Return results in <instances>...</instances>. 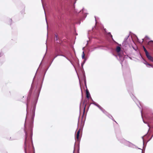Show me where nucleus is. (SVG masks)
Masks as SVG:
<instances>
[{
	"instance_id": "1",
	"label": "nucleus",
	"mask_w": 153,
	"mask_h": 153,
	"mask_svg": "<svg viewBox=\"0 0 153 153\" xmlns=\"http://www.w3.org/2000/svg\"><path fill=\"white\" fill-rule=\"evenodd\" d=\"M33 135L32 131H30V136H28V134L26 132H25V150L26 152L28 148H29L30 145V141L31 140V143H32V136Z\"/></svg>"
},
{
	"instance_id": "2",
	"label": "nucleus",
	"mask_w": 153,
	"mask_h": 153,
	"mask_svg": "<svg viewBox=\"0 0 153 153\" xmlns=\"http://www.w3.org/2000/svg\"><path fill=\"white\" fill-rule=\"evenodd\" d=\"M81 130V129H79L78 131L76 134V138L78 140H79V135L80 131Z\"/></svg>"
},
{
	"instance_id": "3",
	"label": "nucleus",
	"mask_w": 153,
	"mask_h": 153,
	"mask_svg": "<svg viewBox=\"0 0 153 153\" xmlns=\"http://www.w3.org/2000/svg\"><path fill=\"white\" fill-rule=\"evenodd\" d=\"M147 58L150 61L153 62V57L150 55L149 54L146 55Z\"/></svg>"
},
{
	"instance_id": "4",
	"label": "nucleus",
	"mask_w": 153,
	"mask_h": 153,
	"mask_svg": "<svg viewBox=\"0 0 153 153\" xmlns=\"http://www.w3.org/2000/svg\"><path fill=\"white\" fill-rule=\"evenodd\" d=\"M98 106L103 113L105 114L107 113L106 111L102 108L101 107L100 105H98Z\"/></svg>"
},
{
	"instance_id": "5",
	"label": "nucleus",
	"mask_w": 153,
	"mask_h": 153,
	"mask_svg": "<svg viewBox=\"0 0 153 153\" xmlns=\"http://www.w3.org/2000/svg\"><path fill=\"white\" fill-rule=\"evenodd\" d=\"M86 97L88 98H89V97H90V94L89 92L88 91V90H86Z\"/></svg>"
},
{
	"instance_id": "6",
	"label": "nucleus",
	"mask_w": 153,
	"mask_h": 153,
	"mask_svg": "<svg viewBox=\"0 0 153 153\" xmlns=\"http://www.w3.org/2000/svg\"><path fill=\"white\" fill-rule=\"evenodd\" d=\"M143 48L144 49V51H145L146 55H147L149 53L147 51V50H146V48H145L144 46H143Z\"/></svg>"
},
{
	"instance_id": "7",
	"label": "nucleus",
	"mask_w": 153,
	"mask_h": 153,
	"mask_svg": "<svg viewBox=\"0 0 153 153\" xmlns=\"http://www.w3.org/2000/svg\"><path fill=\"white\" fill-rule=\"evenodd\" d=\"M121 50V48L120 47L118 46L117 47L116 51L117 52H119Z\"/></svg>"
},
{
	"instance_id": "8",
	"label": "nucleus",
	"mask_w": 153,
	"mask_h": 153,
	"mask_svg": "<svg viewBox=\"0 0 153 153\" xmlns=\"http://www.w3.org/2000/svg\"><path fill=\"white\" fill-rule=\"evenodd\" d=\"M82 58L84 59L85 58V54L83 51L82 52Z\"/></svg>"
},
{
	"instance_id": "9",
	"label": "nucleus",
	"mask_w": 153,
	"mask_h": 153,
	"mask_svg": "<svg viewBox=\"0 0 153 153\" xmlns=\"http://www.w3.org/2000/svg\"><path fill=\"white\" fill-rule=\"evenodd\" d=\"M35 107H33V109H32V112L34 113H35Z\"/></svg>"
},
{
	"instance_id": "10",
	"label": "nucleus",
	"mask_w": 153,
	"mask_h": 153,
	"mask_svg": "<svg viewBox=\"0 0 153 153\" xmlns=\"http://www.w3.org/2000/svg\"><path fill=\"white\" fill-rule=\"evenodd\" d=\"M151 43H153V41H149L148 42V44L149 45H150L151 44Z\"/></svg>"
},
{
	"instance_id": "11",
	"label": "nucleus",
	"mask_w": 153,
	"mask_h": 153,
	"mask_svg": "<svg viewBox=\"0 0 153 153\" xmlns=\"http://www.w3.org/2000/svg\"><path fill=\"white\" fill-rule=\"evenodd\" d=\"M145 64L146 65H150V66H151V65H150V64L148 63L147 62H146Z\"/></svg>"
},
{
	"instance_id": "12",
	"label": "nucleus",
	"mask_w": 153,
	"mask_h": 153,
	"mask_svg": "<svg viewBox=\"0 0 153 153\" xmlns=\"http://www.w3.org/2000/svg\"><path fill=\"white\" fill-rule=\"evenodd\" d=\"M9 22H10V24H11L12 23V20L11 19H9Z\"/></svg>"
},
{
	"instance_id": "13",
	"label": "nucleus",
	"mask_w": 153,
	"mask_h": 153,
	"mask_svg": "<svg viewBox=\"0 0 153 153\" xmlns=\"http://www.w3.org/2000/svg\"><path fill=\"white\" fill-rule=\"evenodd\" d=\"M108 35H110V36H111V37H112V35L110 33V32L108 33Z\"/></svg>"
},
{
	"instance_id": "14",
	"label": "nucleus",
	"mask_w": 153,
	"mask_h": 153,
	"mask_svg": "<svg viewBox=\"0 0 153 153\" xmlns=\"http://www.w3.org/2000/svg\"><path fill=\"white\" fill-rule=\"evenodd\" d=\"M55 36L56 37V40H57L58 39L57 36V35H56Z\"/></svg>"
},
{
	"instance_id": "15",
	"label": "nucleus",
	"mask_w": 153,
	"mask_h": 153,
	"mask_svg": "<svg viewBox=\"0 0 153 153\" xmlns=\"http://www.w3.org/2000/svg\"><path fill=\"white\" fill-rule=\"evenodd\" d=\"M85 106L84 107V113L85 112Z\"/></svg>"
},
{
	"instance_id": "16",
	"label": "nucleus",
	"mask_w": 153,
	"mask_h": 153,
	"mask_svg": "<svg viewBox=\"0 0 153 153\" xmlns=\"http://www.w3.org/2000/svg\"><path fill=\"white\" fill-rule=\"evenodd\" d=\"M126 43V42H124L123 43V45H124Z\"/></svg>"
},
{
	"instance_id": "17",
	"label": "nucleus",
	"mask_w": 153,
	"mask_h": 153,
	"mask_svg": "<svg viewBox=\"0 0 153 153\" xmlns=\"http://www.w3.org/2000/svg\"><path fill=\"white\" fill-rule=\"evenodd\" d=\"M57 56H56L54 58H55L56 57H57Z\"/></svg>"
},
{
	"instance_id": "18",
	"label": "nucleus",
	"mask_w": 153,
	"mask_h": 153,
	"mask_svg": "<svg viewBox=\"0 0 153 153\" xmlns=\"http://www.w3.org/2000/svg\"><path fill=\"white\" fill-rule=\"evenodd\" d=\"M142 153H143L142 152Z\"/></svg>"
}]
</instances>
